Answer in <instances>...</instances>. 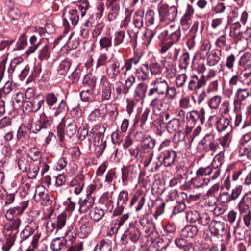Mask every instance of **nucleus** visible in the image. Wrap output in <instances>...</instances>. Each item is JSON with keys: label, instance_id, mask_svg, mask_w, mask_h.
<instances>
[{"label": "nucleus", "instance_id": "1", "mask_svg": "<svg viewBox=\"0 0 251 251\" xmlns=\"http://www.w3.org/2000/svg\"><path fill=\"white\" fill-rule=\"evenodd\" d=\"M57 98L53 93H50L47 94L45 98V102L47 106H44V108H47L50 109V112L54 111V117H57L61 115H63L68 110L66 102L64 100H62L57 106L52 107L57 101Z\"/></svg>", "mask_w": 251, "mask_h": 251}, {"label": "nucleus", "instance_id": "2", "mask_svg": "<svg viewBox=\"0 0 251 251\" xmlns=\"http://www.w3.org/2000/svg\"><path fill=\"white\" fill-rule=\"evenodd\" d=\"M7 220L8 222L4 226V231L5 234L8 236L6 238L5 244L8 250H9L15 242L21 222L19 218Z\"/></svg>", "mask_w": 251, "mask_h": 251}, {"label": "nucleus", "instance_id": "3", "mask_svg": "<svg viewBox=\"0 0 251 251\" xmlns=\"http://www.w3.org/2000/svg\"><path fill=\"white\" fill-rule=\"evenodd\" d=\"M89 7L88 1L86 0H83L81 1L80 4L77 5V7L69 10L68 18L73 26H75L78 24L80 14L82 17L85 15Z\"/></svg>", "mask_w": 251, "mask_h": 251}, {"label": "nucleus", "instance_id": "4", "mask_svg": "<svg viewBox=\"0 0 251 251\" xmlns=\"http://www.w3.org/2000/svg\"><path fill=\"white\" fill-rule=\"evenodd\" d=\"M158 12L160 22L169 24L175 21L177 16V9L176 6L169 7L167 5L163 4L159 8Z\"/></svg>", "mask_w": 251, "mask_h": 251}, {"label": "nucleus", "instance_id": "5", "mask_svg": "<svg viewBox=\"0 0 251 251\" xmlns=\"http://www.w3.org/2000/svg\"><path fill=\"white\" fill-rule=\"evenodd\" d=\"M170 103L171 102L167 98H155L151 101L150 106L152 108V111L155 114L160 115L170 108Z\"/></svg>", "mask_w": 251, "mask_h": 251}, {"label": "nucleus", "instance_id": "6", "mask_svg": "<svg viewBox=\"0 0 251 251\" xmlns=\"http://www.w3.org/2000/svg\"><path fill=\"white\" fill-rule=\"evenodd\" d=\"M153 88L150 89L148 93L149 96H152L155 93L158 95H164L168 90V84L166 80L162 78H156L152 82Z\"/></svg>", "mask_w": 251, "mask_h": 251}, {"label": "nucleus", "instance_id": "7", "mask_svg": "<svg viewBox=\"0 0 251 251\" xmlns=\"http://www.w3.org/2000/svg\"><path fill=\"white\" fill-rule=\"evenodd\" d=\"M64 128V124L62 122H60L57 127V134L60 140H63L65 134L69 138H71L75 134L77 128L76 124L75 123L69 124L66 127L65 131Z\"/></svg>", "mask_w": 251, "mask_h": 251}, {"label": "nucleus", "instance_id": "8", "mask_svg": "<svg viewBox=\"0 0 251 251\" xmlns=\"http://www.w3.org/2000/svg\"><path fill=\"white\" fill-rule=\"evenodd\" d=\"M129 194L127 191H121L117 198V206L113 211V215H120L123 212L129 200Z\"/></svg>", "mask_w": 251, "mask_h": 251}, {"label": "nucleus", "instance_id": "9", "mask_svg": "<svg viewBox=\"0 0 251 251\" xmlns=\"http://www.w3.org/2000/svg\"><path fill=\"white\" fill-rule=\"evenodd\" d=\"M122 181L126 185V181H131L135 178L138 174V168L133 165L124 167L122 168Z\"/></svg>", "mask_w": 251, "mask_h": 251}, {"label": "nucleus", "instance_id": "10", "mask_svg": "<svg viewBox=\"0 0 251 251\" xmlns=\"http://www.w3.org/2000/svg\"><path fill=\"white\" fill-rule=\"evenodd\" d=\"M220 153H217L215 156L212 163V169L210 166L205 168H203L204 174L205 175H209L212 172H214L213 175L211 176V180H214L217 179L220 175Z\"/></svg>", "mask_w": 251, "mask_h": 251}, {"label": "nucleus", "instance_id": "11", "mask_svg": "<svg viewBox=\"0 0 251 251\" xmlns=\"http://www.w3.org/2000/svg\"><path fill=\"white\" fill-rule=\"evenodd\" d=\"M176 153L172 149L165 150L160 152L158 158H162V164L165 167L172 165L175 161Z\"/></svg>", "mask_w": 251, "mask_h": 251}, {"label": "nucleus", "instance_id": "12", "mask_svg": "<svg viewBox=\"0 0 251 251\" xmlns=\"http://www.w3.org/2000/svg\"><path fill=\"white\" fill-rule=\"evenodd\" d=\"M206 83V77L204 75H193L191 76L188 88L190 90H196L204 86Z\"/></svg>", "mask_w": 251, "mask_h": 251}, {"label": "nucleus", "instance_id": "13", "mask_svg": "<svg viewBox=\"0 0 251 251\" xmlns=\"http://www.w3.org/2000/svg\"><path fill=\"white\" fill-rule=\"evenodd\" d=\"M141 232L139 228L134 225H130L128 229L121 237V239L123 240L126 238L131 240L133 243L137 242L140 239Z\"/></svg>", "mask_w": 251, "mask_h": 251}, {"label": "nucleus", "instance_id": "14", "mask_svg": "<svg viewBox=\"0 0 251 251\" xmlns=\"http://www.w3.org/2000/svg\"><path fill=\"white\" fill-rule=\"evenodd\" d=\"M28 203L27 201H24L19 204L17 206L9 209L5 214V217L7 220L15 219L14 217L21 214L24 211L27 207Z\"/></svg>", "mask_w": 251, "mask_h": 251}, {"label": "nucleus", "instance_id": "15", "mask_svg": "<svg viewBox=\"0 0 251 251\" xmlns=\"http://www.w3.org/2000/svg\"><path fill=\"white\" fill-rule=\"evenodd\" d=\"M84 185V176L82 174L78 175L70 182V187L74 188V191L76 195L82 192Z\"/></svg>", "mask_w": 251, "mask_h": 251}, {"label": "nucleus", "instance_id": "16", "mask_svg": "<svg viewBox=\"0 0 251 251\" xmlns=\"http://www.w3.org/2000/svg\"><path fill=\"white\" fill-rule=\"evenodd\" d=\"M147 89L148 85L144 82L140 83L137 85L133 93V99L136 102L143 100L146 97Z\"/></svg>", "mask_w": 251, "mask_h": 251}, {"label": "nucleus", "instance_id": "17", "mask_svg": "<svg viewBox=\"0 0 251 251\" xmlns=\"http://www.w3.org/2000/svg\"><path fill=\"white\" fill-rule=\"evenodd\" d=\"M220 221L214 219L209 225V230L211 233L210 239L213 242H218L219 236Z\"/></svg>", "mask_w": 251, "mask_h": 251}, {"label": "nucleus", "instance_id": "18", "mask_svg": "<svg viewBox=\"0 0 251 251\" xmlns=\"http://www.w3.org/2000/svg\"><path fill=\"white\" fill-rule=\"evenodd\" d=\"M194 13V10L191 5H188L184 15L180 20L181 25L184 28L188 29L192 23V17Z\"/></svg>", "mask_w": 251, "mask_h": 251}, {"label": "nucleus", "instance_id": "19", "mask_svg": "<svg viewBox=\"0 0 251 251\" xmlns=\"http://www.w3.org/2000/svg\"><path fill=\"white\" fill-rule=\"evenodd\" d=\"M53 116V114L51 115L49 108H43V112L40 116L41 119L38 121L46 129L50 125L52 118Z\"/></svg>", "mask_w": 251, "mask_h": 251}, {"label": "nucleus", "instance_id": "20", "mask_svg": "<svg viewBox=\"0 0 251 251\" xmlns=\"http://www.w3.org/2000/svg\"><path fill=\"white\" fill-rule=\"evenodd\" d=\"M94 202L93 198L91 197H87L83 200L79 201V212L81 213H86L93 206Z\"/></svg>", "mask_w": 251, "mask_h": 251}, {"label": "nucleus", "instance_id": "21", "mask_svg": "<svg viewBox=\"0 0 251 251\" xmlns=\"http://www.w3.org/2000/svg\"><path fill=\"white\" fill-rule=\"evenodd\" d=\"M150 71L149 65L148 64H142L140 68L136 69V72L137 77L139 79L143 81L148 79L149 78Z\"/></svg>", "mask_w": 251, "mask_h": 251}, {"label": "nucleus", "instance_id": "22", "mask_svg": "<svg viewBox=\"0 0 251 251\" xmlns=\"http://www.w3.org/2000/svg\"><path fill=\"white\" fill-rule=\"evenodd\" d=\"M106 71L111 78H115L121 73L119 63L117 61H112L109 65L106 67Z\"/></svg>", "mask_w": 251, "mask_h": 251}, {"label": "nucleus", "instance_id": "23", "mask_svg": "<svg viewBox=\"0 0 251 251\" xmlns=\"http://www.w3.org/2000/svg\"><path fill=\"white\" fill-rule=\"evenodd\" d=\"M67 241L63 237H57L52 240L50 248L52 251H59L65 247Z\"/></svg>", "mask_w": 251, "mask_h": 251}, {"label": "nucleus", "instance_id": "24", "mask_svg": "<svg viewBox=\"0 0 251 251\" xmlns=\"http://www.w3.org/2000/svg\"><path fill=\"white\" fill-rule=\"evenodd\" d=\"M198 228L195 225H188L181 230V236L184 237L193 238L197 234Z\"/></svg>", "mask_w": 251, "mask_h": 251}, {"label": "nucleus", "instance_id": "25", "mask_svg": "<svg viewBox=\"0 0 251 251\" xmlns=\"http://www.w3.org/2000/svg\"><path fill=\"white\" fill-rule=\"evenodd\" d=\"M145 202V198L144 197L134 195L130 201V207H131L136 204L135 210L136 211H139L142 208Z\"/></svg>", "mask_w": 251, "mask_h": 251}, {"label": "nucleus", "instance_id": "26", "mask_svg": "<svg viewBox=\"0 0 251 251\" xmlns=\"http://www.w3.org/2000/svg\"><path fill=\"white\" fill-rule=\"evenodd\" d=\"M78 236L81 238H86L92 230V225L88 221H85L81 224Z\"/></svg>", "mask_w": 251, "mask_h": 251}, {"label": "nucleus", "instance_id": "27", "mask_svg": "<svg viewBox=\"0 0 251 251\" xmlns=\"http://www.w3.org/2000/svg\"><path fill=\"white\" fill-rule=\"evenodd\" d=\"M32 163V162L29 159V157L26 155H21L18 159L19 169L23 172L27 171V168H28Z\"/></svg>", "mask_w": 251, "mask_h": 251}, {"label": "nucleus", "instance_id": "28", "mask_svg": "<svg viewBox=\"0 0 251 251\" xmlns=\"http://www.w3.org/2000/svg\"><path fill=\"white\" fill-rule=\"evenodd\" d=\"M156 141L150 136L145 138L143 140L142 148L144 152H148L155 146Z\"/></svg>", "mask_w": 251, "mask_h": 251}, {"label": "nucleus", "instance_id": "29", "mask_svg": "<svg viewBox=\"0 0 251 251\" xmlns=\"http://www.w3.org/2000/svg\"><path fill=\"white\" fill-rule=\"evenodd\" d=\"M41 40L37 41V38L35 35L32 36L29 39L30 46L26 50L25 53L27 55H29L34 53L39 47L40 44Z\"/></svg>", "mask_w": 251, "mask_h": 251}, {"label": "nucleus", "instance_id": "30", "mask_svg": "<svg viewBox=\"0 0 251 251\" xmlns=\"http://www.w3.org/2000/svg\"><path fill=\"white\" fill-rule=\"evenodd\" d=\"M141 226L145 229V232L150 231V228L152 226V221L149 214H144L140 219Z\"/></svg>", "mask_w": 251, "mask_h": 251}, {"label": "nucleus", "instance_id": "31", "mask_svg": "<svg viewBox=\"0 0 251 251\" xmlns=\"http://www.w3.org/2000/svg\"><path fill=\"white\" fill-rule=\"evenodd\" d=\"M168 237V236H164L162 238H158L156 240L154 246L156 247L157 250H161L166 248L172 240V238Z\"/></svg>", "mask_w": 251, "mask_h": 251}, {"label": "nucleus", "instance_id": "32", "mask_svg": "<svg viewBox=\"0 0 251 251\" xmlns=\"http://www.w3.org/2000/svg\"><path fill=\"white\" fill-rule=\"evenodd\" d=\"M181 123L179 120L176 118H174L169 121L167 125L168 131L172 132L180 130Z\"/></svg>", "mask_w": 251, "mask_h": 251}, {"label": "nucleus", "instance_id": "33", "mask_svg": "<svg viewBox=\"0 0 251 251\" xmlns=\"http://www.w3.org/2000/svg\"><path fill=\"white\" fill-rule=\"evenodd\" d=\"M222 229L221 236L222 237V241L227 243L230 237L229 226L227 223L223 222L221 224Z\"/></svg>", "mask_w": 251, "mask_h": 251}, {"label": "nucleus", "instance_id": "34", "mask_svg": "<svg viewBox=\"0 0 251 251\" xmlns=\"http://www.w3.org/2000/svg\"><path fill=\"white\" fill-rule=\"evenodd\" d=\"M40 168L38 164L32 163L30 166L27 168V171L24 172L27 174L28 177L29 179H35L39 171Z\"/></svg>", "mask_w": 251, "mask_h": 251}, {"label": "nucleus", "instance_id": "35", "mask_svg": "<svg viewBox=\"0 0 251 251\" xmlns=\"http://www.w3.org/2000/svg\"><path fill=\"white\" fill-rule=\"evenodd\" d=\"M247 194H246L245 196L242 198L241 200L240 203L238 204L239 210L240 213V214L243 217L246 215H248L251 213L250 210L249 209V206L248 204L245 203V200L247 199L248 200V198H246V195Z\"/></svg>", "mask_w": 251, "mask_h": 251}, {"label": "nucleus", "instance_id": "36", "mask_svg": "<svg viewBox=\"0 0 251 251\" xmlns=\"http://www.w3.org/2000/svg\"><path fill=\"white\" fill-rule=\"evenodd\" d=\"M144 14L143 12H136L133 17V24L135 28L141 29L144 25L143 22Z\"/></svg>", "mask_w": 251, "mask_h": 251}, {"label": "nucleus", "instance_id": "37", "mask_svg": "<svg viewBox=\"0 0 251 251\" xmlns=\"http://www.w3.org/2000/svg\"><path fill=\"white\" fill-rule=\"evenodd\" d=\"M89 215L92 219L97 222L102 218L104 215V212L101 208L95 207L90 210Z\"/></svg>", "mask_w": 251, "mask_h": 251}, {"label": "nucleus", "instance_id": "38", "mask_svg": "<svg viewBox=\"0 0 251 251\" xmlns=\"http://www.w3.org/2000/svg\"><path fill=\"white\" fill-rule=\"evenodd\" d=\"M35 229L30 226H26L21 233L22 240L21 242L25 244L26 240L32 234H34Z\"/></svg>", "mask_w": 251, "mask_h": 251}, {"label": "nucleus", "instance_id": "39", "mask_svg": "<svg viewBox=\"0 0 251 251\" xmlns=\"http://www.w3.org/2000/svg\"><path fill=\"white\" fill-rule=\"evenodd\" d=\"M50 46L46 44L39 50L38 58L41 61L47 60L50 56Z\"/></svg>", "mask_w": 251, "mask_h": 251}, {"label": "nucleus", "instance_id": "40", "mask_svg": "<svg viewBox=\"0 0 251 251\" xmlns=\"http://www.w3.org/2000/svg\"><path fill=\"white\" fill-rule=\"evenodd\" d=\"M101 97L103 100H108L111 98V88L110 85L108 83H104L101 86Z\"/></svg>", "mask_w": 251, "mask_h": 251}, {"label": "nucleus", "instance_id": "41", "mask_svg": "<svg viewBox=\"0 0 251 251\" xmlns=\"http://www.w3.org/2000/svg\"><path fill=\"white\" fill-rule=\"evenodd\" d=\"M210 180L205 179L202 177L196 176L191 180L192 184L195 188L202 187L205 184L207 185Z\"/></svg>", "mask_w": 251, "mask_h": 251}, {"label": "nucleus", "instance_id": "42", "mask_svg": "<svg viewBox=\"0 0 251 251\" xmlns=\"http://www.w3.org/2000/svg\"><path fill=\"white\" fill-rule=\"evenodd\" d=\"M220 50L215 49L212 50L208 57V62L210 66H214L220 60Z\"/></svg>", "mask_w": 251, "mask_h": 251}, {"label": "nucleus", "instance_id": "43", "mask_svg": "<svg viewBox=\"0 0 251 251\" xmlns=\"http://www.w3.org/2000/svg\"><path fill=\"white\" fill-rule=\"evenodd\" d=\"M239 64L245 67V70H247V68L250 69L251 68V54L248 52L245 53L241 57Z\"/></svg>", "mask_w": 251, "mask_h": 251}, {"label": "nucleus", "instance_id": "44", "mask_svg": "<svg viewBox=\"0 0 251 251\" xmlns=\"http://www.w3.org/2000/svg\"><path fill=\"white\" fill-rule=\"evenodd\" d=\"M175 243L178 247L183 249L185 251H188L192 248V244L183 238L176 239Z\"/></svg>", "mask_w": 251, "mask_h": 251}, {"label": "nucleus", "instance_id": "45", "mask_svg": "<svg viewBox=\"0 0 251 251\" xmlns=\"http://www.w3.org/2000/svg\"><path fill=\"white\" fill-rule=\"evenodd\" d=\"M93 90V85H92L91 88L82 91L80 93L81 100L84 102L90 101L93 97L92 92Z\"/></svg>", "mask_w": 251, "mask_h": 251}, {"label": "nucleus", "instance_id": "46", "mask_svg": "<svg viewBox=\"0 0 251 251\" xmlns=\"http://www.w3.org/2000/svg\"><path fill=\"white\" fill-rule=\"evenodd\" d=\"M111 249L110 243L103 240L97 244L94 250L95 251H111Z\"/></svg>", "mask_w": 251, "mask_h": 251}, {"label": "nucleus", "instance_id": "47", "mask_svg": "<svg viewBox=\"0 0 251 251\" xmlns=\"http://www.w3.org/2000/svg\"><path fill=\"white\" fill-rule=\"evenodd\" d=\"M219 185L217 183L214 184L211 188L208 190L207 193L208 195L211 197L210 200H214L217 201V202L219 201V198L220 197V194H216L219 190Z\"/></svg>", "mask_w": 251, "mask_h": 251}, {"label": "nucleus", "instance_id": "48", "mask_svg": "<svg viewBox=\"0 0 251 251\" xmlns=\"http://www.w3.org/2000/svg\"><path fill=\"white\" fill-rule=\"evenodd\" d=\"M27 38L25 34H22L18 39L14 50H21L27 45Z\"/></svg>", "mask_w": 251, "mask_h": 251}, {"label": "nucleus", "instance_id": "49", "mask_svg": "<svg viewBox=\"0 0 251 251\" xmlns=\"http://www.w3.org/2000/svg\"><path fill=\"white\" fill-rule=\"evenodd\" d=\"M190 56L188 52L183 53L179 59V67L181 69H186L190 63Z\"/></svg>", "mask_w": 251, "mask_h": 251}, {"label": "nucleus", "instance_id": "50", "mask_svg": "<svg viewBox=\"0 0 251 251\" xmlns=\"http://www.w3.org/2000/svg\"><path fill=\"white\" fill-rule=\"evenodd\" d=\"M150 109L148 108H146L143 111V113L141 117H138L137 116H136V118L134 120V124H137L139 121L141 122V126H143L147 121L149 114L150 113Z\"/></svg>", "mask_w": 251, "mask_h": 251}, {"label": "nucleus", "instance_id": "51", "mask_svg": "<svg viewBox=\"0 0 251 251\" xmlns=\"http://www.w3.org/2000/svg\"><path fill=\"white\" fill-rule=\"evenodd\" d=\"M71 66V62L67 59L62 61L59 65V71L60 72V74L62 75H65L69 72Z\"/></svg>", "mask_w": 251, "mask_h": 251}, {"label": "nucleus", "instance_id": "52", "mask_svg": "<svg viewBox=\"0 0 251 251\" xmlns=\"http://www.w3.org/2000/svg\"><path fill=\"white\" fill-rule=\"evenodd\" d=\"M220 144V139H215L213 135L209 136V143L208 145L210 147V149L213 152H215L218 148H219V145Z\"/></svg>", "mask_w": 251, "mask_h": 251}, {"label": "nucleus", "instance_id": "53", "mask_svg": "<svg viewBox=\"0 0 251 251\" xmlns=\"http://www.w3.org/2000/svg\"><path fill=\"white\" fill-rule=\"evenodd\" d=\"M110 61V59H109L106 54H101L97 59L96 67L98 68L102 66H105Z\"/></svg>", "mask_w": 251, "mask_h": 251}, {"label": "nucleus", "instance_id": "54", "mask_svg": "<svg viewBox=\"0 0 251 251\" xmlns=\"http://www.w3.org/2000/svg\"><path fill=\"white\" fill-rule=\"evenodd\" d=\"M150 71L151 74L156 75L160 74L163 69L162 64L157 62H152L149 65Z\"/></svg>", "mask_w": 251, "mask_h": 251}, {"label": "nucleus", "instance_id": "55", "mask_svg": "<svg viewBox=\"0 0 251 251\" xmlns=\"http://www.w3.org/2000/svg\"><path fill=\"white\" fill-rule=\"evenodd\" d=\"M135 82V78L134 76H131L127 78L125 81L123 93L125 94L128 93Z\"/></svg>", "mask_w": 251, "mask_h": 251}, {"label": "nucleus", "instance_id": "56", "mask_svg": "<svg viewBox=\"0 0 251 251\" xmlns=\"http://www.w3.org/2000/svg\"><path fill=\"white\" fill-rule=\"evenodd\" d=\"M112 40L108 37H103L99 41V45L101 49L108 50V48L112 46Z\"/></svg>", "mask_w": 251, "mask_h": 251}, {"label": "nucleus", "instance_id": "57", "mask_svg": "<svg viewBox=\"0 0 251 251\" xmlns=\"http://www.w3.org/2000/svg\"><path fill=\"white\" fill-rule=\"evenodd\" d=\"M109 8H110V10L109 12L108 17L109 21H112L117 18L120 7L119 4H115L113 5H111Z\"/></svg>", "mask_w": 251, "mask_h": 251}, {"label": "nucleus", "instance_id": "58", "mask_svg": "<svg viewBox=\"0 0 251 251\" xmlns=\"http://www.w3.org/2000/svg\"><path fill=\"white\" fill-rule=\"evenodd\" d=\"M200 214L197 211H191L186 214V219L191 223L198 222L200 217Z\"/></svg>", "mask_w": 251, "mask_h": 251}, {"label": "nucleus", "instance_id": "59", "mask_svg": "<svg viewBox=\"0 0 251 251\" xmlns=\"http://www.w3.org/2000/svg\"><path fill=\"white\" fill-rule=\"evenodd\" d=\"M43 189L44 190V191H42L40 188H37L35 190L34 197L38 196L39 198L38 201H40L42 200L44 201H46V202H48L50 201L49 197L48 194L44 192L45 188H43Z\"/></svg>", "mask_w": 251, "mask_h": 251}, {"label": "nucleus", "instance_id": "60", "mask_svg": "<svg viewBox=\"0 0 251 251\" xmlns=\"http://www.w3.org/2000/svg\"><path fill=\"white\" fill-rule=\"evenodd\" d=\"M94 28L92 31V36L94 38H97L102 32L104 25L102 23H97L94 25Z\"/></svg>", "mask_w": 251, "mask_h": 251}, {"label": "nucleus", "instance_id": "61", "mask_svg": "<svg viewBox=\"0 0 251 251\" xmlns=\"http://www.w3.org/2000/svg\"><path fill=\"white\" fill-rule=\"evenodd\" d=\"M155 34V30L147 29L143 35V40L149 44Z\"/></svg>", "mask_w": 251, "mask_h": 251}, {"label": "nucleus", "instance_id": "62", "mask_svg": "<svg viewBox=\"0 0 251 251\" xmlns=\"http://www.w3.org/2000/svg\"><path fill=\"white\" fill-rule=\"evenodd\" d=\"M24 101L22 94L18 93L13 101V105L15 109H19L23 106Z\"/></svg>", "mask_w": 251, "mask_h": 251}, {"label": "nucleus", "instance_id": "63", "mask_svg": "<svg viewBox=\"0 0 251 251\" xmlns=\"http://www.w3.org/2000/svg\"><path fill=\"white\" fill-rule=\"evenodd\" d=\"M250 95V93L248 89H239L236 93L237 99L243 101L245 100Z\"/></svg>", "mask_w": 251, "mask_h": 251}, {"label": "nucleus", "instance_id": "64", "mask_svg": "<svg viewBox=\"0 0 251 251\" xmlns=\"http://www.w3.org/2000/svg\"><path fill=\"white\" fill-rule=\"evenodd\" d=\"M125 37V33L123 31H119L115 34L113 39V45L116 47L122 43Z\"/></svg>", "mask_w": 251, "mask_h": 251}]
</instances>
